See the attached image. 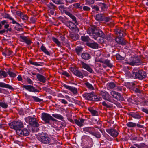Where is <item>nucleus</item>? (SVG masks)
I'll return each mask as SVG.
<instances>
[{"label":"nucleus","instance_id":"25","mask_svg":"<svg viewBox=\"0 0 148 148\" xmlns=\"http://www.w3.org/2000/svg\"><path fill=\"white\" fill-rule=\"evenodd\" d=\"M81 58L84 60H88L91 58V55L89 54L87 52H84L82 53Z\"/></svg>","mask_w":148,"mask_h":148},{"label":"nucleus","instance_id":"60","mask_svg":"<svg viewBox=\"0 0 148 148\" xmlns=\"http://www.w3.org/2000/svg\"><path fill=\"white\" fill-rule=\"evenodd\" d=\"M103 38H104L106 40H112V38H111L109 36L106 35L105 34V36L103 37Z\"/></svg>","mask_w":148,"mask_h":148},{"label":"nucleus","instance_id":"43","mask_svg":"<svg viewBox=\"0 0 148 148\" xmlns=\"http://www.w3.org/2000/svg\"><path fill=\"white\" fill-rule=\"evenodd\" d=\"M84 84L86 87L89 89L92 90L94 89V88L93 86L91 84L89 83L88 82L85 83Z\"/></svg>","mask_w":148,"mask_h":148},{"label":"nucleus","instance_id":"21","mask_svg":"<svg viewBox=\"0 0 148 148\" xmlns=\"http://www.w3.org/2000/svg\"><path fill=\"white\" fill-rule=\"evenodd\" d=\"M20 37L22 40V41L27 44L30 45L31 44V40L29 37L22 35L20 36Z\"/></svg>","mask_w":148,"mask_h":148},{"label":"nucleus","instance_id":"14","mask_svg":"<svg viewBox=\"0 0 148 148\" xmlns=\"http://www.w3.org/2000/svg\"><path fill=\"white\" fill-rule=\"evenodd\" d=\"M106 132L113 137H116L119 134V133L115 129L113 128L107 129Z\"/></svg>","mask_w":148,"mask_h":148},{"label":"nucleus","instance_id":"58","mask_svg":"<svg viewBox=\"0 0 148 148\" xmlns=\"http://www.w3.org/2000/svg\"><path fill=\"white\" fill-rule=\"evenodd\" d=\"M82 8L84 11H89L90 10V8L89 7L86 6H83Z\"/></svg>","mask_w":148,"mask_h":148},{"label":"nucleus","instance_id":"20","mask_svg":"<svg viewBox=\"0 0 148 148\" xmlns=\"http://www.w3.org/2000/svg\"><path fill=\"white\" fill-rule=\"evenodd\" d=\"M94 94V93H85L83 95V96L86 100L92 101Z\"/></svg>","mask_w":148,"mask_h":148},{"label":"nucleus","instance_id":"40","mask_svg":"<svg viewBox=\"0 0 148 148\" xmlns=\"http://www.w3.org/2000/svg\"><path fill=\"white\" fill-rule=\"evenodd\" d=\"M83 5L84 4L81 5V4L79 3H77L73 4V6L76 9H82Z\"/></svg>","mask_w":148,"mask_h":148},{"label":"nucleus","instance_id":"22","mask_svg":"<svg viewBox=\"0 0 148 148\" xmlns=\"http://www.w3.org/2000/svg\"><path fill=\"white\" fill-rule=\"evenodd\" d=\"M128 114L132 117L137 119H140L141 117L140 115L137 112H130L128 113Z\"/></svg>","mask_w":148,"mask_h":148},{"label":"nucleus","instance_id":"41","mask_svg":"<svg viewBox=\"0 0 148 148\" xmlns=\"http://www.w3.org/2000/svg\"><path fill=\"white\" fill-rule=\"evenodd\" d=\"M52 116L53 117L61 120H62L64 119L63 117L61 115L58 114H52Z\"/></svg>","mask_w":148,"mask_h":148},{"label":"nucleus","instance_id":"27","mask_svg":"<svg viewBox=\"0 0 148 148\" xmlns=\"http://www.w3.org/2000/svg\"><path fill=\"white\" fill-rule=\"evenodd\" d=\"M86 45L87 46L93 49H97L98 47V44L95 42H87L86 43Z\"/></svg>","mask_w":148,"mask_h":148},{"label":"nucleus","instance_id":"49","mask_svg":"<svg viewBox=\"0 0 148 148\" xmlns=\"http://www.w3.org/2000/svg\"><path fill=\"white\" fill-rule=\"evenodd\" d=\"M32 97L34 101L36 102H41L43 100L42 99H40L36 96H32Z\"/></svg>","mask_w":148,"mask_h":148},{"label":"nucleus","instance_id":"1","mask_svg":"<svg viewBox=\"0 0 148 148\" xmlns=\"http://www.w3.org/2000/svg\"><path fill=\"white\" fill-rule=\"evenodd\" d=\"M87 33L90 36H93L95 40H97L99 37L103 38L105 36V34L101 30L97 29L95 26L89 27L87 31Z\"/></svg>","mask_w":148,"mask_h":148},{"label":"nucleus","instance_id":"61","mask_svg":"<svg viewBox=\"0 0 148 148\" xmlns=\"http://www.w3.org/2000/svg\"><path fill=\"white\" fill-rule=\"evenodd\" d=\"M7 23L5 20H3L1 23L0 22V29H1L2 26Z\"/></svg>","mask_w":148,"mask_h":148},{"label":"nucleus","instance_id":"57","mask_svg":"<svg viewBox=\"0 0 148 148\" xmlns=\"http://www.w3.org/2000/svg\"><path fill=\"white\" fill-rule=\"evenodd\" d=\"M91 7L92 9L94 10V11H98L99 10V8L96 5H92Z\"/></svg>","mask_w":148,"mask_h":148},{"label":"nucleus","instance_id":"55","mask_svg":"<svg viewBox=\"0 0 148 148\" xmlns=\"http://www.w3.org/2000/svg\"><path fill=\"white\" fill-rule=\"evenodd\" d=\"M94 0H86V2L87 4L90 5L94 4Z\"/></svg>","mask_w":148,"mask_h":148},{"label":"nucleus","instance_id":"29","mask_svg":"<svg viewBox=\"0 0 148 148\" xmlns=\"http://www.w3.org/2000/svg\"><path fill=\"white\" fill-rule=\"evenodd\" d=\"M69 36L70 38L73 40H76L79 39L80 36L78 34L71 33L69 34Z\"/></svg>","mask_w":148,"mask_h":148},{"label":"nucleus","instance_id":"51","mask_svg":"<svg viewBox=\"0 0 148 148\" xmlns=\"http://www.w3.org/2000/svg\"><path fill=\"white\" fill-rule=\"evenodd\" d=\"M91 134L97 138H100L101 137V134L100 133L98 132H93Z\"/></svg>","mask_w":148,"mask_h":148},{"label":"nucleus","instance_id":"23","mask_svg":"<svg viewBox=\"0 0 148 148\" xmlns=\"http://www.w3.org/2000/svg\"><path fill=\"white\" fill-rule=\"evenodd\" d=\"M85 119L82 118H79V120L75 119L74 120L75 123L80 127L83 126V123Z\"/></svg>","mask_w":148,"mask_h":148},{"label":"nucleus","instance_id":"42","mask_svg":"<svg viewBox=\"0 0 148 148\" xmlns=\"http://www.w3.org/2000/svg\"><path fill=\"white\" fill-rule=\"evenodd\" d=\"M131 89L133 90L135 93H141L142 91L139 89L138 88H135L133 86L131 87Z\"/></svg>","mask_w":148,"mask_h":148},{"label":"nucleus","instance_id":"39","mask_svg":"<svg viewBox=\"0 0 148 148\" xmlns=\"http://www.w3.org/2000/svg\"><path fill=\"white\" fill-rule=\"evenodd\" d=\"M127 126L130 127H136V124L135 123L132 122H130L126 124Z\"/></svg>","mask_w":148,"mask_h":148},{"label":"nucleus","instance_id":"9","mask_svg":"<svg viewBox=\"0 0 148 148\" xmlns=\"http://www.w3.org/2000/svg\"><path fill=\"white\" fill-rule=\"evenodd\" d=\"M125 31L126 30L120 27H116L114 30L115 34L117 36L122 37H124L126 35Z\"/></svg>","mask_w":148,"mask_h":148},{"label":"nucleus","instance_id":"2","mask_svg":"<svg viewBox=\"0 0 148 148\" xmlns=\"http://www.w3.org/2000/svg\"><path fill=\"white\" fill-rule=\"evenodd\" d=\"M132 75L135 79L142 80L147 77L146 72L143 70L134 69L132 71Z\"/></svg>","mask_w":148,"mask_h":148},{"label":"nucleus","instance_id":"26","mask_svg":"<svg viewBox=\"0 0 148 148\" xmlns=\"http://www.w3.org/2000/svg\"><path fill=\"white\" fill-rule=\"evenodd\" d=\"M104 15L102 14H98L95 16V19L99 22L103 21Z\"/></svg>","mask_w":148,"mask_h":148},{"label":"nucleus","instance_id":"38","mask_svg":"<svg viewBox=\"0 0 148 148\" xmlns=\"http://www.w3.org/2000/svg\"><path fill=\"white\" fill-rule=\"evenodd\" d=\"M47 6L50 9L53 10H56L57 9V6L52 2L50 3L49 4H48Z\"/></svg>","mask_w":148,"mask_h":148},{"label":"nucleus","instance_id":"33","mask_svg":"<svg viewBox=\"0 0 148 148\" xmlns=\"http://www.w3.org/2000/svg\"><path fill=\"white\" fill-rule=\"evenodd\" d=\"M29 62L30 64L36 66H42L44 63L43 62H33L32 60H30Z\"/></svg>","mask_w":148,"mask_h":148},{"label":"nucleus","instance_id":"11","mask_svg":"<svg viewBox=\"0 0 148 148\" xmlns=\"http://www.w3.org/2000/svg\"><path fill=\"white\" fill-rule=\"evenodd\" d=\"M51 116V115L49 114L43 112L41 114V118L45 123L49 124L50 122Z\"/></svg>","mask_w":148,"mask_h":148},{"label":"nucleus","instance_id":"3","mask_svg":"<svg viewBox=\"0 0 148 148\" xmlns=\"http://www.w3.org/2000/svg\"><path fill=\"white\" fill-rule=\"evenodd\" d=\"M58 9L62 13H65L69 16L72 19V21L75 22L76 25L78 24L79 23L77 21L76 18L68 10V9H70L69 7L67 8L65 7L64 5H61L58 7Z\"/></svg>","mask_w":148,"mask_h":148},{"label":"nucleus","instance_id":"12","mask_svg":"<svg viewBox=\"0 0 148 148\" xmlns=\"http://www.w3.org/2000/svg\"><path fill=\"white\" fill-rule=\"evenodd\" d=\"M100 94L101 95L103 99L113 103V100L112 99L111 96L106 91H101Z\"/></svg>","mask_w":148,"mask_h":148},{"label":"nucleus","instance_id":"37","mask_svg":"<svg viewBox=\"0 0 148 148\" xmlns=\"http://www.w3.org/2000/svg\"><path fill=\"white\" fill-rule=\"evenodd\" d=\"M40 49L45 54L48 55H50V53L47 51L46 47L44 46L43 44H42V46H41Z\"/></svg>","mask_w":148,"mask_h":148},{"label":"nucleus","instance_id":"52","mask_svg":"<svg viewBox=\"0 0 148 148\" xmlns=\"http://www.w3.org/2000/svg\"><path fill=\"white\" fill-rule=\"evenodd\" d=\"M116 85L115 83L113 82H111L109 84L108 88L112 89L116 87Z\"/></svg>","mask_w":148,"mask_h":148},{"label":"nucleus","instance_id":"62","mask_svg":"<svg viewBox=\"0 0 148 148\" xmlns=\"http://www.w3.org/2000/svg\"><path fill=\"white\" fill-rule=\"evenodd\" d=\"M37 20V18L34 17H32L30 18V21L33 23H35Z\"/></svg>","mask_w":148,"mask_h":148},{"label":"nucleus","instance_id":"47","mask_svg":"<svg viewBox=\"0 0 148 148\" xmlns=\"http://www.w3.org/2000/svg\"><path fill=\"white\" fill-rule=\"evenodd\" d=\"M116 59L119 60H122L125 59L124 57L122 56L120 54L118 53L116 55Z\"/></svg>","mask_w":148,"mask_h":148},{"label":"nucleus","instance_id":"31","mask_svg":"<svg viewBox=\"0 0 148 148\" xmlns=\"http://www.w3.org/2000/svg\"><path fill=\"white\" fill-rule=\"evenodd\" d=\"M0 87L10 89H13V88L10 85L3 82H0Z\"/></svg>","mask_w":148,"mask_h":148},{"label":"nucleus","instance_id":"5","mask_svg":"<svg viewBox=\"0 0 148 148\" xmlns=\"http://www.w3.org/2000/svg\"><path fill=\"white\" fill-rule=\"evenodd\" d=\"M25 120L26 122L27 120H28L29 125L32 127H38L39 126V124L36 118L29 116L25 118Z\"/></svg>","mask_w":148,"mask_h":148},{"label":"nucleus","instance_id":"7","mask_svg":"<svg viewBox=\"0 0 148 148\" xmlns=\"http://www.w3.org/2000/svg\"><path fill=\"white\" fill-rule=\"evenodd\" d=\"M65 24L72 31H74L75 32L77 33L79 31L78 28L75 23L71 21H67L65 23Z\"/></svg>","mask_w":148,"mask_h":148},{"label":"nucleus","instance_id":"50","mask_svg":"<svg viewBox=\"0 0 148 148\" xmlns=\"http://www.w3.org/2000/svg\"><path fill=\"white\" fill-rule=\"evenodd\" d=\"M55 3L57 4H63L64 3L62 0H52Z\"/></svg>","mask_w":148,"mask_h":148},{"label":"nucleus","instance_id":"44","mask_svg":"<svg viewBox=\"0 0 148 148\" xmlns=\"http://www.w3.org/2000/svg\"><path fill=\"white\" fill-rule=\"evenodd\" d=\"M102 99V98L101 97H100L99 96L95 95L94 94L92 101H100Z\"/></svg>","mask_w":148,"mask_h":148},{"label":"nucleus","instance_id":"13","mask_svg":"<svg viewBox=\"0 0 148 148\" xmlns=\"http://www.w3.org/2000/svg\"><path fill=\"white\" fill-rule=\"evenodd\" d=\"M111 95L118 101H124V98L119 93L114 91H112L111 92Z\"/></svg>","mask_w":148,"mask_h":148},{"label":"nucleus","instance_id":"30","mask_svg":"<svg viewBox=\"0 0 148 148\" xmlns=\"http://www.w3.org/2000/svg\"><path fill=\"white\" fill-rule=\"evenodd\" d=\"M88 110L91 113L92 116H97L98 115V112L97 111L94 110L92 108H88Z\"/></svg>","mask_w":148,"mask_h":148},{"label":"nucleus","instance_id":"56","mask_svg":"<svg viewBox=\"0 0 148 148\" xmlns=\"http://www.w3.org/2000/svg\"><path fill=\"white\" fill-rule=\"evenodd\" d=\"M0 106L4 108H6L8 106V105L5 103L0 102Z\"/></svg>","mask_w":148,"mask_h":148},{"label":"nucleus","instance_id":"36","mask_svg":"<svg viewBox=\"0 0 148 148\" xmlns=\"http://www.w3.org/2000/svg\"><path fill=\"white\" fill-rule=\"evenodd\" d=\"M74 74L77 77L82 78L84 77L82 73L79 70H77Z\"/></svg>","mask_w":148,"mask_h":148},{"label":"nucleus","instance_id":"17","mask_svg":"<svg viewBox=\"0 0 148 148\" xmlns=\"http://www.w3.org/2000/svg\"><path fill=\"white\" fill-rule=\"evenodd\" d=\"M97 62L103 63L106 64L107 66L110 68H112L113 67V65L110 63V60L108 59L103 60L102 59H100L99 60H97Z\"/></svg>","mask_w":148,"mask_h":148},{"label":"nucleus","instance_id":"59","mask_svg":"<svg viewBox=\"0 0 148 148\" xmlns=\"http://www.w3.org/2000/svg\"><path fill=\"white\" fill-rule=\"evenodd\" d=\"M61 74L62 75H64L67 77H68L70 76L69 73L65 71H64L61 73Z\"/></svg>","mask_w":148,"mask_h":148},{"label":"nucleus","instance_id":"53","mask_svg":"<svg viewBox=\"0 0 148 148\" xmlns=\"http://www.w3.org/2000/svg\"><path fill=\"white\" fill-rule=\"evenodd\" d=\"M8 73L11 77L14 78L16 76V74L15 73L9 71H8Z\"/></svg>","mask_w":148,"mask_h":148},{"label":"nucleus","instance_id":"54","mask_svg":"<svg viewBox=\"0 0 148 148\" xmlns=\"http://www.w3.org/2000/svg\"><path fill=\"white\" fill-rule=\"evenodd\" d=\"M21 18L23 20L27 21L28 20V16L27 15L24 14H23L21 16Z\"/></svg>","mask_w":148,"mask_h":148},{"label":"nucleus","instance_id":"4","mask_svg":"<svg viewBox=\"0 0 148 148\" xmlns=\"http://www.w3.org/2000/svg\"><path fill=\"white\" fill-rule=\"evenodd\" d=\"M9 125L11 129L16 130V133L18 130L23 128L24 127L23 122L19 120L13 121L9 123Z\"/></svg>","mask_w":148,"mask_h":148},{"label":"nucleus","instance_id":"18","mask_svg":"<svg viewBox=\"0 0 148 148\" xmlns=\"http://www.w3.org/2000/svg\"><path fill=\"white\" fill-rule=\"evenodd\" d=\"M80 62L82 68L87 70L90 73H92L93 72V69L88 64L82 61H81Z\"/></svg>","mask_w":148,"mask_h":148},{"label":"nucleus","instance_id":"45","mask_svg":"<svg viewBox=\"0 0 148 148\" xmlns=\"http://www.w3.org/2000/svg\"><path fill=\"white\" fill-rule=\"evenodd\" d=\"M81 39L83 41L88 42L90 39L88 36H81Z\"/></svg>","mask_w":148,"mask_h":148},{"label":"nucleus","instance_id":"15","mask_svg":"<svg viewBox=\"0 0 148 148\" xmlns=\"http://www.w3.org/2000/svg\"><path fill=\"white\" fill-rule=\"evenodd\" d=\"M123 37L117 36L115 38L116 42L118 44L121 45H125L127 43V41Z\"/></svg>","mask_w":148,"mask_h":148},{"label":"nucleus","instance_id":"19","mask_svg":"<svg viewBox=\"0 0 148 148\" xmlns=\"http://www.w3.org/2000/svg\"><path fill=\"white\" fill-rule=\"evenodd\" d=\"M63 86L65 88L70 90L73 94H76L77 93V91L76 88L67 85L65 84H64Z\"/></svg>","mask_w":148,"mask_h":148},{"label":"nucleus","instance_id":"32","mask_svg":"<svg viewBox=\"0 0 148 148\" xmlns=\"http://www.w3.org/2000/svg\"><path fill=\"white\" fill-rule=\"evenodd\" d=\"M134 145L138 148H147L148 146L144 143H142L139 144H134Z\"/></svg>","mask_w":148,"mask_h":148},{"label":"nucleus","instance_id":"10","mask_svg":"<svg viewBox=\"0 0 148 148\" xmlns=\"http://www.w3.org/2000/svg\"><path fill=\"white\" fill-rule=\"evenodd\" d=\"M18 130L16 131V134L21 137L27 136L29 134V130L27 128H24L23 129Z\"/></svg>","mask_w":148,"mask_h":148},{"label":"nucleus","instance_id":"24","mask_svg":"<svg viewBox=\"0 0 148 148\" xmlns=\"http://www.w3.org/2000/svg\"><path fill=\"white\" fill-rule=\"evenodd\" d=\"M36 77L38 81L43 83L46 82V79L42 75L39 74H38L36 75Z\"/></svg>","mask_w":148,"mask_h":148},{"label":"nucleus","instance_id":"63","mask_svg":"<svg viewBox=\"0 0 148 148\" xmlns=\"http://www.w3.org/2000/svg\"><path fill=\"white\" fill-rule=\"evenodd\" d=\"M102 104L104 106L106 107L107 108H109L111 107L110 105L107 104L105 101L103 102L102 103Z\"/></svg>","mask_w":148,"mask_h":148},{"label":"nucleus","instance_id":"46","mask_svg":"<svg viewBox=\"0 0 148 148\" xmlns=\"http://www.w3.org/2000/svg\"><path fill=\"white\" fill-rule=\"evenodd\" d=\"M52 40L59 46L61 45V43L58 41V39L55 37H53L52 38Z\"/></svg>","mask_w":148,"mask_h":148},{"label":"nucleus","instance_id":"16","mask_svg":"<svg viewBox=\"0 0 148 148\" xmlns=\"http://www.w3.org/2000/svg\"><path fill=\"white\" fill-rule=\"evenodd\" d=\"M23 87L30 92H39L37 89L35 88L34 87L31 85H23Z\"/></svg>","mask_w":148,"mask_h":148},{"label":"nucleus","instance_id":"64","mask_svg":"<svg viewBox=\"0 0 148 148\" xmlns=\"http://www.w3.org/2000/svg\"><path fill=\"white\" fill-rule=\"evenodd\" d=\"M141 110L144 112L148 114V109L144 108H142Z\"/></svg>","mask_w":148,"mask_h":148},{"label":"nucleus","instance_id":"34","mask_svg":"<svg viewBox=\"0 0 148 148\" xmlns=\"http://www.w3.org/2000/svg\"><path fill=\"white\" fill-rule=\"evenodd\" d=\"M98 5L103 11H105L107 8V6L104 3H99L98 4Z\"/></svg>","mask_w":148,"mask_h":148},{"label":"nucleus","instance_id":"28","mask_svg":"<svg viewBox=\"0 0 148 148\" xmlns=\"http://www.w3.org/2000/svg\"><path fill=\"white\" fill-rule=\"evenodd\" d=\"M83 48L81 46L77 47L75 48V51L78 55L80 56L83 51Z\"/></svg>","mask_w":148,"mask_h":148},{"label":"nucleus","instance_id":"35","mask_svg":"<svg viewBox=\"0 0 148 148\" xmlns=\"http://www.w3.org/2000/svg\"><path fill=\"white\" fill-rule=\"evenodd\" d=\"M93 128L90 127H86L83 129V130L84 131L88 132L91 134L93 132Z\"/></svg>","mask_w":148,"mask_h":148},{"label":"nucleus","instance_id":"8","mask_svg":"<svg viewBox=\"0 0 148 148\" xmlns=\"http://www.w3.org/2000/svg\"><path fill=\"white\" fill-rule=\"evenodd\" d=\"M39 140L44 144L50 143L51 139L46 134H42L40 136Z\"/></svg>","mask_w":148,"mask_h":148},{"label":"nucleus","instance_id":"48","mask_svg":"<svg viewBox=\"0 0 148 148\" xmlns=\"http://www.w3.org/2000/svg\"><path fill=\"white\" fill-rule=\"evenodd\" d=\"M7 76V74L5 71L2 70L0 71V78L2 76L5 77Z\"/></svg>","mask_w":148,"mask_h":148},{"label":"nucleus","instance_id":"6","mask_svg":"<svg viewBox=\"0 0 148 148\" xmlns=\"http://www.w3.org/2000/svg\"><path fill=\"white\" fill-rule=\"evenodd\" d=\"M126 63L127 64L131 66L134 65H137L139 64L140 63V60L138 57H132L130 58L128 60H127Z\"/></svg>","mask_w":148,"mask_h":148}]
</instances>
